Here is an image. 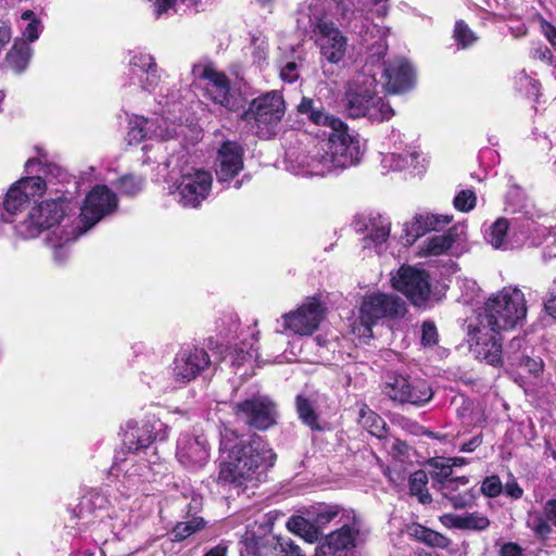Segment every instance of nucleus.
I'll use <instances>...</instances> for the list:
<instances>
[{"mask_svg": "<svg viewBox=\"0 0 556 556\" xmlns=\"http://www.w3.org/2000/svg\"><path fill=\"white\" fill-rule=\"evenodd\" d=\"M545 313L556 320V286L551 288L544 301Z\"/></svg>", "mask_w": 556, "mask_h": 556, "instance_id": "53", "label": "nucleus"}, {"mask_svg": "<svg viewBox=\"0 0 556 556\" xmlns=\"http://www.w3.org/2000/svg\"><path fill=\"white\" fill-rule=\"evenodd\" d=\"M503 492V484L498 476L485 477L481 483V493L486 497H496Z\"/></svg>", "mask_w": 556, "mask_h": 556, "instance_id": "47", "label": "nucleus"}, {"mask_svg": "<svg viewBox=\"0 0 556 556\" xmlns=\"http://www.w3.org/2000/svg\"><path fill=\"white\" fill-rule=\"evenodd\" d=\"M30 56L31 49L28 43L23 39L15 40L7 53L5 63L15 73H22L27 67Z\"/></svg>", "mask_w": 556, "mask_h": 556, "instance_id": "31", "label": "nucleus"}, {"mask_svg": "<svg viewBox=\"0 0 556 556\" xmlns=\"http://www.w3.org/2000/svg\"><path fill=\"white\" fill-rule=\"evenodd\" d=\"M407 314V306L399 295L381 291L366 294L359 307V323L372 336L379 320H399Z\"/></svg>", "mask_w": 556, "mask_h": 556, "instance_id": "3", "label": "nucleus"}, {"mask_svg": "<svg viewBox=\"0 0 556 556\" xmlns=\"http://www.w3.org/2000/svg\"><path fill=\"white\" fill-rule=\"evenodd\" d=\"M394 116V110L392 106L383 100V98L378 97V101L375 103V109L370 114V119L376 122H384L389 121Z\"/></svg>", "mask_w": 556, "mask_h": 556, "instance_id": "46", "label": "nucleus"}, {"mask_svg": "<svg viewBox=\"0 0 556 556\" xmlns=\"http://www.w3.org/2000/svg\"><path fill=\"white\" fill-rule=\"evenodd\" d=\"M390 236V228L386 226L376 227L370 230L369 237L375 243H383Z\"/></svg>", "mask_w": 556, "mask_h": 556, "instance_id": "59", "label": "nucleus"}, {"mask_svg": "<svg viewBox=\"0 0 556 556\" xmlns=\"http://www.w3.org/2000/svg\"><path fill=\"white\" fill-rule=\"evenodd\" d=\"M130 65L139 67L144 73L154 72L156 63L154 59L149 54H137L130 60Z\"/></svg>", "mask_w": 556, "mask_h": 556, "instance_id": "51", "label": "nucleus"}, {"mask_svg": "<svg viewBox=\"0 0 556 556\" xmlns=\"http://www.w3.org/2000/svg\"><path fill=\"white\" fill-rule=\"evenodd\" d=\"M357 422L372 437L386 442L388 440L389 427L384 419L372 410L365 402L358 404Z\"/></svg>", "mask_w": 556, "mask_h": 556, "instance_id": "26", "label": "nucleus"}, {"mask_svg": "<svg viewBox=\"0 0 556 556\" xmlns=\"http://www.w3.org/2000/svg\"><path fill=\"white\" fill-rule=\"evenodd\" d=\"M342 507L339 504L317 503L309 506L306 515L314 521L318 529L329 525L341 513Z\"/></svg>", "mask_w": 556, "mask_h": 556, "instance_id": "33", "label": "nucleus"}, {"mask_svg": "<svg viewBox=\"0 0 556 556\" xmlns=\"http://www.w3.org/2000/svg\"><path fill=\"white\" fill-rule=\"evenodd\" d=\"M525 346L526 339L523 337H515L509 341L506 350L504 351V356L509 365H514V356L519 358L525 354Z\"/></svg>", "mask_w": 556, "mask_h": 556, "instance_id": "48", "label": "nucleus"}, {"mask_svg": "<svg viewBox=\"0 0 556 556\" xmlns=\"http://www.w3.org/2000/svg\"><path fill=\"white\" fill-rule=\"evenodd\" d=\"M217 362L211 358L208 352L199 345H186L174 359V377L177 381L190 382L199 376L216 370Z\"/></svg>", "mask_w": 556, "mask_h": 556, "instance_id": "14", "label": "nucleus"}, {"mask_svg": "<svg viewBox=\"0 0 556 556\" xmlns=\"http://www.w3.org/2000/svg\"><path fill=\"white\" fill-rule=\"evenodd\" d=\"M428 480L429 476L422 469L414 471L408 478L409 494L417 496L418 502L424 505L432 502V496L427 489Z\"/></svg>", "mask_w": 556, "mask_h": 556, "instance_id": "37", "label": "nucleus"}, {"mask_svg": "<svg viewBox=\"0 0 556 556\" xmlns=\"http://www.w3.org/2000/svg\"><path fill=\"white\" fill-rule=\"evenodd\" d=\"M482 441L483 435L482 433H479L471 438L468 442L463 443L459 447V451L464 453H471L482 444Z\"/></svg>", "mask_w": 556, "mask_h": 556, "instance_id": "61", "label": "nucleus"}, {"mask_svg": "<svg viewBox=\"0 0 556 556\" xmlns=\"http://www.w3.org/2000/svg\"><path fill=\"white\" fill-rule=\"evenodd\" d=\"M439 342V333L435 324L432 320H425L421 325L420 344L425 348L434 346Z\"/></svg>", "mask_w": 556, "mask_h": 556, "instance_id": "45", "label": "nucleus"}, {"mask_svg": "<svg viewBox=\"0 0 556 556\" xmlns=\"http://www.w3.org/2000/svg\"><path fill=\"white\" fill-rule=\"evenodd\" d=\"M469 479L466 476L450 479L445 484L438 485L437 490L452 504L455 509L471 507L477 500L473 488L459 491L460 485H467Z\"/></svg>", "mask_w": 556, "mask_h": 556, "instance_id": "23", "label": "nucleus"}, {"mask_svg": "<svg viewBox=\"0 0 556 556\" xmlns=\"http://www.w3.org/2000/svg\"><path fill=\"white\" fill-rule=\"evenodd\" d=\"M286 114V101L279 90H270L253 99L240 118L257 128L277 126Z\"/></svg>", "mask_w": 556, "mask_h": 556, "instance_id": "7", "label": "nucleus"}, {"mask_svg": "<svg viewBox=\"0 0 556 556\" xmlns=\"http://www.w3.org/2000/svg\"><path fill=\"white\" fill-rule=\"evenodd\" d=\"M541 30L556 51V27L551 22L543 20L541 23Z\"/></svg>", "mask_w": 556, "mask_h": 556, "instance_id": "56", "label": "nucleus"}, {"mask_svg": "<svg viewBox=\"0 0 556 556\" xmlns=\"http://www.w3.org/2000/svg\"><path fill=\"white\" fill-rule=\"evenodd\" d=\"M70 203L66 198L59 197L34 206L21 224L24 236L35 238L42 231L59 225L67 214Z\"/></svg>", "mask_w": 556, "mask_h": 556, "instance_id": "9", "label": "nucleus"}, {"mask_svg": "<svg viewBox=\"0 0 556 556\" xmlns=\"http://www.w3.org/2000/svg\"><path fill=\"white\" fill-rule=\"evenodd\" d=\"M509 230V222L505 217L497 218L488 230L489 242L495 249H498L505 242Z\"/></svg>", "mask_w": 556, "mask_h": 556, "instance_id": "41", "label": "nucleus"}, {"mask_svg": "<svg viewBox=\"0 0 556 556\" xmlns=\"http://www.w3.org/2000/svg\"><path fill=\"white\" fill-rule=\"evenodd\" d=\"M47 188L46 181L39 176L25 177L14 182L5 193L3 207L9 214L15 215L25 207L33 198L40 197Z\"/></svg>", "mask_w": 556, "mask_h": 556, "instance_id": "17", "label": "nucleus"}, {"mask_svg": "<svg viewBox=\"0 0 556 556\" xmlns=\"http://www.w3.org/2000/svg\"><path fill=\"white\" fill-rule=\"evenodd\" d=\"M118 208V198L106 185H96L86 194L79 214V228L90 230L101 219L114 214Z\"/></svg>", "mask_w": 556, "mask_h": 556, "instance_id": "8", "label": "nucleus"}, {"mask_svg": "<svg viewBox=\"0 0 556 556\" xmlns=\"http://www.w3.org/2000/svg\"><path fill=\"white\" fill-rule=\"evenodd\" d=\"M458 238L457 229L450 228L442 235H435L425 241L424 252L428 256H439L446 253Z\"/></svg>", "mask_w": 556, "mask_h": 556, "instance_id": "30", "label": "nucleus"}, {"mask_svg": "<svg viewBox=\"0 0 556 556\" xmlns=\"http://www.w3.org/2000/svg\"><path fill=\"white\" fill-rule=\"evenodd\" d=\"M326 150L323 156L325 161L338 167H349L361 160V144L357 135H352L349 127L342 122V127H333L325 143Z\"/></svg>", "mask_w": 556, "mask_h": 556, "instance_id": "11", "label": "nucleus"}, {"mask_svg": "<svg viewBox=\"0 0 556 556\" xmlns=\"http://www.w3.org/2000/svg\"><path fill=\"white\" fill-rule=\"evenodd\" d=\"M476 203L477 195L475 191L469 189L460 190L453 200L454 207L463 213L472 211L476 206Z\"/></svg>", "mask_w": 556, "mask_h": 556, "instance_id": "44", "label": "nucleus"}, {"mask_svg": "<svg viewBox=\"0 0 556 556\" xmlns=\"http://www.w3.org/2000/svg\"><path fill=\"white\" fill-rule=\"evenodd\" d=\"M500 332L491 330V327H486L479 320L468 325L471 351L477 358L495 368L504 365L503 338Z\"/></svg>", "mask_w": 556, "mask_h": 556, "instance_id": "10", "label": "nucleus"}, {"mask_svg": "<svg viewBox=\"0 0 556 556\" xmlns=\"http://www.w3.org/2000/svg\"><path fill=\"white\" fill-rule=\"evenodd\" d=\"M192 74L201 80H207L205 96L215 104L225 108L229 112H239L243 108V100L236 94L231 87V80L226 73L217 71L212 62L194 64Z\"/></svg>", "mask_w": 556, "mask_h": 556, "instance_id": "4", "label": "nucleus"}, {"mask_svg": "<svg viewBox=\"0 0 556 556\" xmlns=\"http://www.w3.org/2000/svg\"><path fill=\"white\" fill-rule=\"evenodd\" d=\"M228 544L225 541L219 542L217 545L208 548L203 556H227Z\"/></svg>", "mask_w": 556, "mask_h": 556, "instance_id": "63", "label": "nucleus"}, {"mask_svg": "<svg viewBox=\"0 0 556 556\" xmlns=\"http://www.w3.org/2000/svg\"><path fill=\"white\" fill-rule=\"evenodd\" d=\"M551 523V520H548L545 516H540L534 519L533 532L539 540L546 541L549 539L553 532Z\"/></svg>", "mask_w": 556, "mask_h": 556, "instance_id": "50", "label": "nucleus"}, {"mask_svg": "<svg viewBox=\"0 0 556 556\" xmlns=\"http://www.w3.org/2000/svg\"><path fill=\"white\" fill-rule=\"evenodd\" d=\"M232 409L236 418L250 429L266 431L277 424V406L267 397L243 400L236 403Z\"/></svg>", "mask_w": 556, "mask_h": 556, "instance_id": "13", "label": "nucleus"}, {"mask_svg": "<svg viewBox=\"0 0 556 556\" xmlns=\"http://www.w3.org/2000/svg\"><path fill=\"white\" fill-rule=\"evenodd\" d=\"M505 493L514 500H519L523 495V490L515 479H511L506 482Z\"/></svg>", "mask_w": 556, "mask_h": 556, "instance_id": "60", "label": "nucleus"}, {"mask_svg": "<svg viewBox=\"0 0 556 556\" xmlns=\"http://www.w3.org/2000/svg\"><path fill=\"white\" fill-rule=\"evenodd\" d=\"M212 181L211 173L203 169H192L182 174L176 185L178 202L184 207H198L208 195Z\"/></svg>", "mask_w": 556, "mask_h": 556, "instance_id": "16", "label": "nucleus"}, {"mask_svg": "<svg viewBox=\"0 0 556 556\" xmlns=\"http://www.w3.org/2000/svg\"><path fill=\"white\" fill-rule=\"evenodd\" d=\"M295 408L300 420L313 431H321L319 416L313 403L304 395L299 394L295 397Z\"/></svg>", "mask_w": 556, "mask_h": 556, "instance_id": "35", "label": "nucleus"}, {"mask_svg": "<svg viewBox=\"0 0 556 556\" xmlns=\"http://www.w3.org/2000/svg\"><path fill=\"white\" fill-rule=\"evenodd\" d=\"M243 543L248 554L252 556H275L280 543V535L273 533L268 525H260L248 529L243 536Z\"/></svg>", "mask_w": 556, "mask_h": 556, "instance_id": "22", "label": "nucleus"}, {"mask_svg": "<svg viewBox=\"0 0 556 556\" xmlns=\"http://www.w3.org/2000/svg\"><path fill=\"white\" fill-rule=\"evenodd\" d=\"M152 2L156 17L167 13L175 7L177 0H149Z\"/></svg>", "mask_w": 556, "mask_h": 556, "instance_id": "55", "label": "nucleus"}, {"mask_svg": "<svg viewBox=\"0 0 556 556\" xmlns=\"http://www.w3.org/2000/svg\"><path fill=\"white\" fill-rule=\"evenodd\" d=\"M313 33L321 55L332 64L341 62L346 53L348 38L330 20L317 18Z\"/></svg>", "mask_w": 556, "mask_h": 556, "instance_id": "15", "label": "nucleus"}, {"mask_svg": "<svg viewBox=\"0 0 556 556\" xmlns=\"http://www.w3.org/2000/svg\"><path fill=\"white\" fill-rule=\"evenodd\" d=\"M382 392L393 402L415 406H424L433 397V391L426 380L397 374L389 377Z\"/></svg>", "mask_w": 556, "mask_h": 556, "instance_id": "12", "label": "nucleus"}, {"mask_svg": "<svg viewBox=\"0 0 556 556\" xmlns=\"http://www.w3.org/2000/svg\"><path fill=\"white\" fill-rule=\"evenodd\" d=\"M382 77L389 93H403L410 90L416 83L413 66L405 59H395L383 63Z\"/></svg>", "mask_w": 556, "mask_h": 556, "instance_id": "21", "label": "nucleus"}, {"mask_svg": "<svg viewBox=\"0 0 556 556\" xmlns=\"http://www.w3.org/2000/svg\"><path fill=\"white\" fill-rule=\"evenodd\" d=\"M452 220L448 216L433 214H418L414 217L410 225L405 224L406 241L414 243L418 238L422 237L431 230H438L439 227L450 224Z\"/></svg>", "mask_w": 556, "mask_h": 556, "instance_id": "25", "label": "nucleus"}, {"mask_svg": "<svg viewBox=\"0 0 556 556\" xmlns=\"http://www.w3.org/2000/svg\"><path fill=\"white\" fill-rule=\"evenodd\" d=\"M453 38L462 49L469 48L478 40V36L464 20L455 22Z\"/></svg>", "mask_w": 556, "mask_h": 556, "instance_id": "39", "label": "nucleus"}, {"mask_svg": "<svg viewBox=\"0 0 556 556\" xmlns=\"http://www.w3.org/2000/svg\"><path fill=\"white\" fill-rule=\"evenodd\" d=\"M445 519L450 521V526L459 530H473L482 531L490 526V520L486 516L479 513L459 515H445Z\"/></svg>", "mask_w": 556, "mask_h": 556, "instance_id": "32", "label": "nucleus"}, {"mask_svg": "<svg viewBox=\"0 0 556 556\" xmlns=\"http://www.w3.org/2000/svg\"><path fill=\"white\" fill-rule=\"evenodd\" d=\"M432 468L429 470L428 476L432 480V486L437 489L438 485H443L452 479L453 469L448 464L440 463L438 459L432 458L428 462Z\"/></svg>", "mask_w": 556, "mask_h": 556, "instance_id": "40", "label": "nucleus"}, {"mask_svg": "<svg viewBox=\"0 0 556 556\" xmlns=\"http://www.w3.org/2000/svg\"><path fill=\"white\" fill-rule=\"evenodd\" d=\"M406 532L412 539L433 548L445 549L451 545L447 536L418 522L408 525Z\"/></svg>", "mask_w": 556, "mask_h": 556, "instance_id": "27", "label": "nucleus"}, {"mask_svg": "<svg viewBox=\"0 0 556 556\" xmlns=\"http://www.w3.org/2000/svg\"><path fill=\"white\" fill-rule=\"evenodd\" d=\"M328 314L326 302L320 294L307 296L294 311L282 315L283 327L294 334L312 336L317 331Z\"/></svg>", "mask_w": 556, "mask_h": 556, "instance_id": "6", "label": "nucleus"}, {"mask_svg": "<svg viewBox=\"0 0 556 556\" xmlns=\"http://www.w3.org/2000/svg\"><path fill=\"white\" fill-rule=\"evenodd\" d=\"M219 451L226 454L218 465L216 482L219 485L245 486L274 467L277 460L269 443L256 433L244 438L225 429L220 434Z\"/></svg>", "mask_w": 556, "mask_h": 556, "instance_id": "1", "label": "nucleus"}, {"mask_svg": "<svg viewBox=\"0 0 556 556\" xmlns=\"http://www.w3.org/2000/svg\"><path fill=\"white\" fill-rule=\"evenodd\" d=\"M143 179L142 177L128 174L122 176L117 182L116 188L119 190L122 194H126L129 197H134L138 194L142 188Z\"/></svg>", "mask_w": 556, "mask_h": 556, "instance_id": "42", "label": "nucleus"}, {"mask_svg": "<svg viewBox=\"0 0 556 556\" xmlns=\"http://www.w3.org/2000/svg\"><path fill=\"white\" fill-rule=\"evenodd\" d=\"M500 556H523V549L518 543L508 542L502 545Z\"/></svg>", "mask_w": 556, "mask_h": 556, "instance_id": "57", "label": "nucleus"}, {"mask_svg": "<svg viewBox=\"0 0 556 556\" xmlns=\"http://www.w3.org/2000/svg\"><path fill=\"white\" fill-rule=\"evenodd\" d=\"M280 78L288 84H293L299 79L298 64L293 61L288 62L280 70Z\"/></svg>", "mask_w": 556, "mask_h": 556, "instance_id": "52", "label": "nucleus"}, {"mask_svg": "<svg viewBox=\"0 0 556 556\" xmlns=\"http://www.w3.org/2000/svg\"><path fill=\"white\" fill-rule=\"evenodd\" d=\"M337 13L340 15L341 20L344 22L350 23L352 18L354 17V9L353 5L349 4L344 0L338 1V4L336 5Z\"/></svg>", "mask_w": 556, "mask_h": 556, "instance_id": "54", "label": "nucleus"}, {"mask_svg": "<svg viewBox=\"0 0 556 556\" xmlns=\"http://www.w3.org/2000/svg\"><path fill=\"white\" fill-rule=\"evenodd\" d=\"M39 26L40 21L39 20H33L30 23L27 24L26 28L23 31V36L27 39L29 42H34L39 37Z\"/></svg>", "mask_w": 556, "mask_h": 556, "instance_id": "58", "label": "nucleus"}, {"mask_svg": "<svg viewBox=\"0 0 556 556\" xmlns=\"http://www.w3.org/2000/svg\"><path fill=\"white\" fill-rule=\"evenodd\" d=\"M287 528L308 543H314L321 536L318 526L308 516L307 518L298 515L291 516L287 521Z\"/></svg>", "mask_w": 556, "mask_h": 556, "instance_id": "29", "label": "nucleus"}, {"mask_svg": "<svg viewBox=\"0 0 556 556\" xmlns=\"http://www.w3.org/2000/svg\"><path fill=\"white\" fill-rule=\"evenodd\" d=\"M97 501L102 498L97 495L94 498H83L79 504L70 511L72 520L86 519V525H93L98 518Z\"/></svg>", "mask_w": 556, "mask_h": 556, "instance_id": "38", "label": "nucleus"}, {"mask_svg": "<svg viewBox=\"0 0 556 556\" xmlns=\"http://www.w3.org/2000/svg\"><path fill=\"white\" fill-rule=\"evenodd\" d=\"M216 177L220 182L231 181L244 167V150L237 141H224L216 159Z\"/></svg>", "mask_w": 556, "mask_h": 556, "instance_id": "20", "label": "nucleus"}, {"mask_svg": "<svg viewBox=\"0 0 556 556\" xmlns=\"http://www.w3.org/2000/svg\"><path fill=\"white\" fill-rule=\"evenodd\" d=\"M296 112L306 116L307 121L316 126L328 127L330 130L333 127H342L340 118L331 115L320 102L317 103L312 98L302 97L296 105Z\"/></svg>", "mask_w": 556, "mask_h": 556, "instance_id": "24", "label": "nucleus"}, {"mask_svg": "<svg viewBox=\"0 0 556 556\" xmlns=\"http://www.w3.org/2000/svg\"><path fill=\"white\" fill-rule=\"evenodd\" d=\"M207 526L203 517L195 516L188 521L177 522L170 531L173 542H182L189 536L204 530Z\"/></svg>", "mask_w": 556, "mask_h": 556, "instance_id": "36", "label": "nucleus"}, {"mask_svg": "<svg viewBox=\"0 0 556 556\" xmlns=\"http://www.w3.org/2000/svg\"><path fill=\"white\" fill-rule=\"evenodd\" d=\"M527 316V302L523 293L515 289H503L484 303L483 312L477 320L491 327L493 331L514 329Z\"/></svg>", "mask_w": 556, "mask_h": 556, "instance_id": "2", "label": "nucleus"}, {"mask_svg": "<svg viewBox=\"0 0 556 556\" xmlns=\"http://www.w3.org/2000/svg\"><path fill=\"white\" fill-rule=\"evenodd\" d=\"M391 450L394 456H405L408 452V444L401 439H395Z\"/></svg>", "mask_w": 556, "mask_h": 556, "instance_id": "64", "label": "nucleus"}, {"mask_svg": "<svg viewBox=\"0 0 556 556\" xmlns=\"http://www.w3.org/2000/svg\"><path fill=\"white\" fill-rule=\"evenodd\" d=\"M543 515L556 527V498L546 501L543 506Z\"/></svg>", "mask_w": 556, "mask_h": 556, "instance_id": "62", "label": "nucleus"}, {"mask_svg": "<svg viewBox=\"0 0 556 556\" xmlns=\"http://www.w3.org/2000/svg\"><path fill=\"white\" fill-rule=\"evenodd\" d=\"M391 287L402 293L415 307H425L432 288L430 274L412 265H402L390 279Z\"/></svg>", "mask_w": 556, "mask_h": 556, "instance_id": "5", "label": "nucleus"}, {"mask_svg": "<svg viewBox=\"0 0 556 556\" xmlns=\"http://www.w3.org/2000/svg\"><path fill=\"white\" fill-rule=\"evenodd\" d=\"M154 123L143 116H134L129 119V129L127 132V141L129 144H139L143 140L152 137V127Z\"/></svg>", "mask_w": 556, "mask_h": 556, "instance_id": "34", "label": "nucleus"}, {"mask_svg": "<svg viewBox=\"0 0 556 556\" xmlns=\"http://www.w3.org/2000/svg\"><path fill=\"white\" fill-rule=\"evenodd\" d=\"M344 101V108L350 117L368 116L370 118L378 96L372 84L353 81L348 85Z\"/></svg>", "mask_w": 556, "mask_h": 556, "instance_id": "19", "label": "nucleus"}, {"mask_svg": "<svg viewBox=\"0 0 556 556\" xmlns=\"http://www.w3.org/2000/svg\"><path fill=\"white\" fill-rule=\"evenodd\" d=\"M280 543L281 545H278L275 556H305L301 547L290 538L280 535Z\"/></svg>", "mask_w": 556, "mask_h": 556, "instance_id": "49", "label": "nucleus"}, {"mask_svg": "<svg viewBox=\"0 0 556 556\" xmlns=\"http://www.w3.org/2000/svg\"><path fill=\"white\" fill-rule=\"evenodd\" d=\"M510 366L523 368L530 375L538 377L543 371L544 363L541 357H531L522 354L519 358L514 356V365Z\"/></svg>", "mask_w": 556, "mask_h": 556, "instance_id": "43", "label": "nucleus"}, {"mask_svg": "<svg viewBox=\"0 0 556 556\" xmlns=\"http://www.w3.org/2000/svg\"><path fill=\"white\" fill-rule=\"evenodd\" d=\"M168 435V426L154 415L147 416L140 427L126 431L124 444L131 452L148 448L155 441H165Z\"/></svg>", "mask_w": 556, "mask_h": 556, "instance_id": "18", "label": "nucleus"}, {"mask_svg": "<svg viewBox=\"0 0 556 556\" xmlns=\"http://www.w3.org/2000/svg\"><path fill=\"white\" fill-rule=\"evenodd\" d=\"M358 530H354L351 526L344 525L341 528L330 532L320 548H328L330 553L346 551L355 547V539Z\"/></svg>", "mask_w": 556, "mask_h": 556, "instance_id": "28", "label": "nucleus"}]
</instances>
